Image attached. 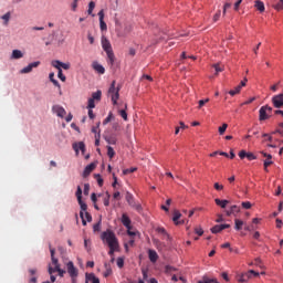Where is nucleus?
Instances as JSON below:
<instances>
[{"mask_svg": "<svg viewBox=\"0 0 283 283\" xmlns=\"http://www.w3.org/2000/svg\"><path fill=\"white\" fill-rule=\"evenodd\" d=\"M112 117H113V114L109 113L108 116L103 120V125H107L108 123H111Z\"/></svg>", "mask_w": 283, "mask_h": 283, "instance_id": "obj_51", "label": "nucleus"}, {"mask_svg": "<svg viewBox=\"0 0 283 283\" xmlns=\"http://www.w3.org/2000/svg\"><path fill=\"white\" fill-rule=\"evenodd\" d=\"M99 138H101V134L99 132L97 134H95V146H99Z\"/></svg>", "mask_w": 283, "mask_h": 283, "instance_id": "obj_58", "label": "nucleus"}, {"mask_svg": "<svg viewBox=\"0 0 283 283\" xmlns=\"http://www.w3.org/2000/svg\"><path fill=\"white\" fill-rule=\"evenodd\" d=\"M126 109H127V104H125V109H118V113L119 115L122 116V118L127 122V113H126Z\"/></svg>", "mask_w": 283, "mask_h": 283, "instance_id": "obj_28", "label": "nucleus"}, {"mask_svg": "<svg viewBox=\"0 0 283 283\" xmlns=\"http://www.w3.org/2000/svg\"><path fill=\"white\" fill-rule=\"evenodd\" d=\"M94 9H95V2L91 1L88 3L87 14L94 17V14H93Z\"/></svg>", "mask_w": 283, "mask_h": 283, "instance_id": "obj_27", "label": "nucleus"}, {"mask_svg": "<svg viewBox=\"0 0 283 283\" xmlns=\"http://www.w3.org/2000/svg\"><path fill=\"white\" fill-rule=\"evenodd\" d=\"M107 156L109 157V159H113L115 156V151L112 146H107Z\"/></svg>", "mask_w": 283, "mask_h": 283, "instance_id": "obj_35", "label": "nucleus"}, {"mask_svg": "<svg viewBox=\"0 0 283 283\" xmlns=\"http://www.w3.org/2000/svg\"><path fill=\"white\" fill-rule=\"evenodd\" d=\"M216 203H217V206L221 207L222 209H226V207L229 203V200L216 198Z\"/></svg>", "mask_w": 283, "mask_h": 283, "instance_id": "obj_24", "label": "nucleus"}, {"mask_svg": "<svg viewBox=\"0 0 283 283\" xmlns=\"http://www.w3.org/2000/svg\"><path fill=\"white\" fill-rule=\"evenodd\" d=\"M276 134L283 136V123L280 124L276 130L272 132V135H276Z\"/></svg>", "mask_w": 283, "mask_h": 283, "instance_id": "obj_36", "label": "nucleus"}, {"mask_svg": "<svg viewBox=\"0 0 283 283\" xmlns=\"http://www.w3.org/2000/svg\"><path fill=\"white\" fill-rule=\"evenodd\" d=\"M242 207H243L244 209H251L252 203H251L250 201H243V202H242Z\"/></svg>", "mask_w": 283, "mask_h": 283, "instance_id": "obj_52", "label": "nucleus"}, {"mask_svg": "<svg viewBox=\"0 0 283 283\" xmlns=\"http://www.w3.org/2000/svg\"><path fill=\"white\" fill-rule=\"evenodd\" d=\"M126 201L128 202V205L134 208L135 210L137 211H140L142 210V206L139 202H136L134 200V196L130 193V192H127L126 195Z\"/></svg>", "mask_w": 283, "mask_h": 283, "instance_id": "obj_8", "label": "nucleus"}, {"mask_svg": "<svg viewBox=\"0 0 283 283\" xmlns=\"http://www.w3.org/2000/svg\"><path fill=\"white\" fill-rule=\"evenodd\" d=\"M39 65H41V61L32 62L29 65L24 66L22 70H20V74H30L32 73V70L39 67Z\"/></svg>", "mask_w": 283, "mask_h": 283, "instance_id": "obj_9", "label": "nucleus"}, {"mask_svg": "<svg viewBox=\"0 0 283 283\" xmlns=\"http://www.w3.org/2000/svg\"><path fill=\"white\" fill-rule=\"evenodd\" d=\"M85 283H99V280L93 274V272L85 274Z\"/></svg>", "mask_w": 283, "mask_h": 283, "instance_id": "obj_16", "label": "nucleus"}, {"mask_svg": "<svg viewBox=\"0 0 283 283\" xmlns=\"http://www.w3.org/2000/svg\"><path fill=\"white\" fill-rule=\"evenodd\" d=\"M52 112H53V114H55L60 118H64V116L66 114V112L63 108V106H61L59 104L52 106Z\"/></svg>", "mask_w": 283, "mask_h": 283, "instance_id": "obj_10", "label": "nucleus"}, {"mask_svg": "<svg viewBox=\"0 0 283 283\" xmlns=\"http://www.w3.org/2000/svg\"><path fill=\"white\" fill-rule=\"evenodd\" d=\"M220 17H221V10H218L217 13H216L214 17H213V22H214V23L218 22L219 19H220Z\"/></svg>", "mask_w": 283, "mask_h": 283, "instance_id": "obj_50", "label": "nucleus"}, {"mask_svg": "<svg viewBox=\"0 0 283 283\" xmlns=\"http://www.w3.org/2000/svg\"><path fill=\"white\" fill-rule=\"evenodd\" d=\"M1 19L4 21V25H8V23L10 22V12L3 14Z\"/></svg>", "mask_w": 283, "mask_h": 283, "instance_id": "obj_38", "label": "nucleus"}, {"mask_svg": "<svg viewBox=\"0 0 283 283\" xmlns=\"http://www.w3.org/2000/svg\"><path fill=\"white\" fill-rule=\"evenodd\" d=\"M283 227V221L281 219H276V228L281 229Z\"/></svg>", "mask_w": 283, "mask_h": 283, "instance_id": "obj_63", "label": "nucleus"}, {"mask_svg": "<svg viewBox=\"0 0 283 283\" xmlns=\"http://www.w3.org/2000/svg\"><path fill=\"white\" fill-rule=\"evenodd\" d=\"M254 7H255L261 13H263V12L265 11V6H264L263 1H261V0H255Z\"/></svg>", "mask_w": 283, "mask_h": 283, "instance_id": "obj_25", "label": "nucleus"}, {"mask_svg": "<svg viewBox=\"0 0 283 283\" xmlns=\"http://www.w3.org/2000/svg\"><path fill=\"white\" fill-rule=\"evenodd\" d=\"M181 218V213L179 212V210H175L174 211V217H172V221L176 226H179V224H184L185 221H178L179 219Z\"/></svg>", "mask_w": 283, "mask_h": 283, "instance_id": "obj_18", "label": "nucleus"}, {"mask_svg": "<svg viewBox=\"0 0 283 283\" xmlns=\"http://www.w3.org/2000/svg\"><path fill=\"white\" fill-rule=\"evenodd\" d=\"M198 283H217V280L203 276L202 281H199Z\"/></svg>", "mask_w": 283, "mask_h": 283, "instance_id": "obj_33", "label": "nucleus"}, {"mask_svg": "<svg viewBox=\"0 0 283 283\" xmlns=\"http://www.w3.org/2000/svg\"><path fill=\"white\" fill-rule=\"evenodd\" d=\"M221 231H223L222 224L213 226L212 229H211V232L214 233V234L220 233Z\"/></svg>", "mask_w": 283, "mask_h": 283, "instance_id": "obj_31", "label": "nucleus"}, {"mask_svg": "<svg viewBox=\"0 0 283 283\" xmlns=\"http://www.w3.org/2000/svg\"><path fill=\"white\" fill-rule=\"evenodd\" d=\"M93 70L96 71L98 74H104L105 73V69L102 64L94 62L93 63Z\"/></svg>", "mask_w": 283, "mask_h": 283, "instance_id": "obj_20", "label": "nucleus"}, {"mask_svg": "<svg viewBox=\"0 0 283 283\" xmlns=\"http://www.w3.org/2000/svg\"><path fill=\"white\" fill-rule=\"evenodd\" d=\"M66 271H67L71 280H77L78 270L76 266H74L73 261H69V263H66Z\"/></svg>", "mask_w": 283, "mask_h": 283, "instance_id": "obj_7", "label": "nucleus"}, {"mask_svg": "<svg viewBox=\"0 0 283 283\" xmlns=\"http://www.w3.org/2000/svg\"><path fill=\"white\" fill-rule=\"evenodd\" d=\"M80 0H73V3L71 4V8H72V11L73 12H75L76 11V9H77V2H78Z\"/></svg>", "mask_w": 283, "mask_h": 283, "instance_id": "obj_55", "label": "nucleus"}, {"mask_svg": "<svg viewBox=\"0 0 283 283\" xmlns=\"http://www.w3.org/2000/svg\"><path fill=\"white\" fill-rule=\"evenodd\" d=\"M102 48H103V50L107 54V57H108L107 63H108V65L113 66L114 63H115V55H114V52L112 50V45H111L109 41L105 36L102 38Z\"/></svg>", "mask_w": 283, "mask_h": 283, "instance_id": "obj_2", "label": "nucleus"}, {"mask_svg": "<svg viewBox=\"0 0 283 283\" xmlns=\"http://www.w3.org/2000/svg\"><path fill=\"white\" fill-rule=\"evenodd\" d=\"M84 220H85V222H86V221H87V222H91V221H92V217H91L90 212H84Z\"/></svg>", "mask_w": 283, "mask_h": 283, "instance_id": "obj_54", "label": "nucleus"}, {"mask_svg": "<svg viewBox=\"0 0 283 283\" xmlns=\"http://www.w3.org/2000/svg\"><path fill=\"white\" fill-rule=\"evenodd\" d=\"M239 212H240V208H238V206H231L230 210H226V214L228 217Z\"/></svg>", "mask_w": 283, "mask_h": 283, "instance_id": "obj_23", "label": "nucleus"}, {"mask_svg": "<svg viewBox=\"0 0 283 283\" xmlns=\"http://www.w3.org/2000/svg\"><path fill=\"white\" fill-rule=\"evenodd\" d=\"M99 28H101L102 31H106L107 30V25L104 22V20H99Z\"/></svg>", "mask_w": 283, "mask_h": 283, "instance_id": "obj_49", "label": "nucleus"}, {"mask_svg": "<svg viewBox=\"0 0 283 283\" xmlns=\"http://www.w3.org/2000/svg\"><path fill=\"white\" fill-rule=\"evenodd\" d=\"M272 104L275 108H282L283 107V93L274 95L272 98Z\"/></svg>", "mask_w": 283, "mask_h": 283, "instance_id": "obj_11", "label": "nucleus"}, {"mask_svg": "<svg viewBox=\"0 0 283 283\" xmlns=\"http://www.w3.org/2000/svg\"><path fill=\"white\" fill-rule=\"evenodd\" d=\"M115 85L116 81H113L111 87L108 88V96L111 97L113 105L117 106V101L119 98V86L116 87Z\"/></svg>", "mask_w": 283, "mask_h": 283, "instance_id": "obj_3", "label": "nucleus"}, {"mask_svg": "<svg viewBox=\"0 0 283 283\" xmlns=\"http://www.w3.org/2000/svg\"><path fill=\"white\" fill-rule=\"evenodd\" d=\"M75 196H76V198H77V201H81V200H82V188H81V186H77Z\"/></svg>", "mask_w": 283, "mask_h": 283, "instance_id": "obj_37", "label": "nucleus"}, {"mask_svg": "<svg viewBox=\"0 0 283 283\" xmlns=\"http://www.w3.org/2000/svg\"><path fill=\"white\" fill-rule=\"evenodd\" d=\"M109 199H111V196H109L108 191H106V197L104 198V206L105 207L109 206Z\"/></svg>", "mask_w": 283, "mask_h": 283, "instance_id": "obj_45", "label": "nucleus"}, {"mask_svg": "<svg viewBox=\"0 0 283 283\" xmlns=\"http://www.w3.org/2000/svg\"><path fill=\"white\" fill-rule=\"evenodd\" d=\"M245 158L249 159L250 161H252V160L256 159V156L253 153L248 151Z\"/></svg>", "mask_w": 283, "mask_h": 283, "instance_id": "obj_44", "label": "nucleus"}, {"mask_svg": "<svg viewBox=\"0 0 283 283\" xmlns=\"http://www.w3.org/2000/svg\"><path fill=\"white\" fill-rule=\"evenodd\" d=\"M50 252H51L52 263L55 265V271L59 272V275L61 277H63V274L65 272H64V270H61V265H59V259H56V256H54L55 250H54V248H52V245H50Z\"/></svg>", "mask_w": 283, "mask_h": 283, "instance_id": "obj_6", "label": "nucleus"}, {"mask_svg": "<svg viewBox=\"0 0 283 283\" xmlns=\"http://www.w3.org/2000/svg\"><path fill=\"white\" fill-rule=\"evenodd\" d=\"M108 248H109L108 254L111 256H113L115 252L119 251V244H117V245H108Z\"/></svg>", "mask_w": 283, "mask_h": 283, "instance_id": "obj_26", "label": "nucleus"}, {"mask_svg": "<svg viewBox=\"0 0 283 283\" xmlns=\"http://www.w3.org/2000/svg\"><path fill=\"white\" fill-rule=\"evenodd\" d=\"M93 231L94 232H99L101 231V221L98 223H94Z\"/></svg>", "mask_w": 283, "mask_h": 283, "instance_id": "obj_48", "label": "nucleus"}, {"mask_svg": "<svg viewBox=\"0 0 283 283\" xmlns=\"http://www.w3.org/2000/svg\"><path fill=\"white\" fill-rule=\"evenodd\" d=\"M240 92H241V85H238V86L234 87V90L229 91V94H230L231 96H235V95H238Z\"/></svg>", "mask_w": 283, "mask_h": 283, "instance_id": "obj_29", "label": "nucleus"}, {"mask_svg": "<svg viewBox=\"0 0 283 283\" xmlns=\"http://www.w3.org/2000/svg\"><path fill=\"white\" fill-rule=\"evenodd\" d=\"M90 192V184H84V195L87 196Z\"/></svg>", "mask_w": 283, "mask_h": 283, "instance_id": "obj_61", "label": "nucleus"}, {"mask_svg": "<svg viewBox=\"0 0 283 283\" xmlns=\"http://www.w3.org/2000/svg\"><path fill=\"white\" fill-rule=\"evenodd\" d=\"M273 108L269 105H264L260 108V122H264L266 119H269L272 115Z\"/></svg>", "mask_w": 283, "mask_h": 283, "instance_id": "obj_4", "label": "nucleus"}, {"mask_svg": "<svg viewBox=\"0 0 283 283\" xmlns=\"http://www.w3.org/2000/svg\"><path fill=\"white\" fill-rule=\"evenodd\" d=\"M87 40L90 41V44H94V38L90 32L87 34Z\"/></svg>", "mask_w": 283, "mask_h": 283, "instance_id": "obj_64", "label": "nucleus"}, {"mask_svg": "<svg viewBox=\"0 0 283 283\" xmlns=\"http://www.w3.org/2000/svg\"><path fill=\"white\" fill-rule=\"evenodd\" d=\"M207 103H209V98L200 99V101H199V108H201L202 106H205Z\"/></svg>", "mask_w": 283, "mask_h": 283, "instance_id": "obj_59", "label": "nucleus"}, {"mask_svg": "<svg viewBox=\"0 0 283 283\" xmlns=\"http://www.w3.org/2000/svg\"><path fill=\"white\" fill-rule=\"evenodd\" d=\"M274 9L276 11H282L283 10V0H280L276 4H274Z\"/></svg>", "mask_w": 283, "mask_h": 283, "instance_id": "obj_39", "label": "nucleus"}, {"mask_svg": "<svg viewBox=\"0 0 283 283\" xmlns=\"http://www.w3.org/2000/svg\"><path fill=\"white\" fill-rule=\"evenodd\" d=\"M72 147H73V150L76 153V155L78 154V150H81L82 154L84 155L85 153L84 142L73 143Z\"/></svg>", "mask_w": 283, "mask_h": 283, "instance_id": "obj_14", "label": "nucleus"}, {"mask_svg": "<svg viewBox=\"0 0 283 283\" xmlns=\"http://www.w3.org/2000/svg\"><path fill=\"white\" fill-rule=\"evenodd\" d=\"M95 178L97 179L98 186L102 187L103 184H104V180H103V178L101 177V175H99V174H96V175H95Z\"/></svg>", "mask_w": 283, "mask_h": 283, "instance_id": "obj_46", "label": "nucleus"}, {"mask_svg": "<svg viewBox=\"0 0 283 283\" xmlns=\"http://www.w3.org/2000/svg\"><path fill=\"white\" fill-rule=\"evenodd\" d=\"M99 124H101V122H97V125L92 127V133L93 134L97 135L98 133H101Z\"/></svg>", "mask_w": 283, "mask_h": 283, "instance_id": "obj_41", "label": "nucleus"}, {"mask_svg": "<svg viewBox=\"0 0 283 283\" xmlns=\"http://www.w3.org/2000/svg\"><path fill=\"white\" fill-rule=\"evenodd\" d=\"M51 64H52V66H53L54 69H56L57 71H61V70H62V69H61V64H62L61 61H59V60H53V61L51 62Z\"/></svg>", "mask_w": 283, "mask_h": 283, "instance_id": "obj_30", "label": "nucleus"}, {"mask_svg": "<svg viewBox=\"0 0 283 283\" xmlns=\"http://www.w3.org/2000/svg\"><path fill=\"white\" fill-rule=\"evenodd\" d=\"M261 155H262L264 158H266V159L264 160V170L268 172V171H269L268 168H269L271 165H273L272 155H271V154H268V153H265V151H261Z\"/></svg>", "mask_w": 283, "mask_h": 283, "instance_id": "obj_12", "label": "nucleus"}, {"mask_svg": "<svg viewBox=\"0 0 283 283\" xmlns=\"http://www.w3.org/2000/svg\"><path fill=\"white\" fill-rule=\"evenodd\" d=\"M57 76H59V78H60L62 82H65V81H66V76L63 74L62 70H59Z\"/></svg>", "mask_w": 283, "mask_h": 283, "instance_id": "obj_47", "label": "nucleus"}, {"mask_svg": "<svg viewBox=\"0 0 283 283\" xmlns=\"http://www.w3.org/2000/svg\"><path fill=\"white\" fill-rule=\"evenodd\" d=\"M213 69L216 70V74L218 75L219 73L223 72V65L220 63L213 64Z\"/></svg>", "mask_w": 283, "mask_h": 283, "instance_id": "obj_32", "label": "nucleus"}, {"mask_svg": "<svg viewBox=\"0 0 283 283\" xmlns=\"http://www.w3.org/2000/svg\"><path fill=\"white\" fill-rule=\"evenodd\" d=\"M234 222H235V230L240 231L244 223L241 221V219H235Z\"/></svg>", "mask_w": 283, "mask_h": 283, "instance_id": "obj_34", "label": "nucleus"}, {"mask_svg": "<svg viewBox=\"0 0 283 283\" xmlns=\"http://www.w3.org/2000/svg\"><path fill=\"white\" fill-rule=\"evenodd\" d=\"M148 256H149V260L151 263H156L158 260V254H157L156 250H149Z\"/></svg>", "mask_w": 283, "mask_h": 283, "instance_id": "obj_22", "label": "nucleus"}, {"mask_svg": "<svg viewBox=\"0 0 283 283\" xmlns=\"http://www.w3.org/2000/svg\"><path fill=\"white\" fill-rule=\"evenodd\" d=\"M178 280H180L182 283L186 282V280L182 277V276H177V274H174L172 277H171V281L172 282H178Z\"/></svg>", "mask_w": 283, "mask_h": 283, "instance_id": "obj_43", "label": "nucleus"}, {"mask_svg": "<svg viewBox=\"0 0 283 283\" xmlns=\"http://www.w3.org/2000/svg\"><path fill=\"white\" fill-rule=\"evenodd\" d=\"M101 240L103 241L104 244H107L108 247H115L118 243L117 237L112 232V230H105L101 234Z\"/></svg>", "mask_w": 283, "mask_h": 283, "instance_id": "obj_1", "label": "nucleus"}, {"mask_svg": "<svg viewBox=\"0 0 283 283\" xmlns=\"http://www.w3.org/2000/svg\"><path fill=\"white\" fill-rule=\"evenodd\" d=\"M227 128L228 124L223 123V125L219 127V134L222 136L226 133Z\"/></svg>", "mask_w": 283, "mask_h": 283, "instance_id": "obj_40", "label": "nucleus"}, {"mask_svg": "<svg viewBox=\"0 0 283 283\" xmlns=\"http://www.w3.org/2000/svg\"><path fill=\"white\" fill-rule=\"evenodd\" d=\"M117 266L122 269L124 266V260L123 259H117Z\"/></svg>", "mask_w": 283, "mask_h": 283, "instance_id": "obj_62", "label": "nucleus"}, {"mask_svg": "<svg viewBox=\"0 0 283 283\" xmlns=\"http://www.w3.org/2000/svg\"><path fill=\"white\" fill-rule=\"evenodd\" d=\"M77 202H78V205H80V207H81L80 217H81V219H82L83 226L85 227V226H86V221H85V219H84V213H85L86 210H87V206H86V203H85L82 199L77 200Z\"/></svg>", "mask_w": 283, "mask_h": 283, "instance_id": "obj_13", "label": "nucleus"}, {"mask_svg": "<svg viewBox=\"0 0 283 283\" xmlns=\"http://www.w3.org/2000/svg\"><path fill=\"white\" fill-rule=\"evenodd\" d=\"M247 155H248V151H245L244 149L240 150V153H239V157H240L241 159L247 158Z\"/></svg>", "mask_w": 283, "mask_h": 283, "instance_id": "obj_56", "label": "nucleus"}, {"mask_svg": "<svg viewBox=\"0 0 283 283\" xmlns=\"http://www.w3.org/2000/svg\"><path fill=\"white\" fill-rule=\"evenodd\" d=\"M12 60H21L23 59V52L21 50H13L12 51V55H11Z\"/></svg>", "mask_w": 283, "mask_h": 283, "instance_id": "obj_21", "label": "nucleus"}, {"mask_svg": "<svg viewBox=\"0 0 283 283\" xmlns=\"http://www.w3.org/2000/svg\"><path fill=\"white\" fill-rule=\"evenodd\" d=\"M96 168V163L88 164L83 171V177L86 178Z\"/></svg>", "mask_w": 283, "mask_h": 283, "instance_id": "obj_17", "label": "nucleus"}, {"mask_svg": "<svg viewBox=\"0 0 283 283\" xmlns=\"http://www.w3.org/2000/svg\"><path fill=\"white\" fill-rule=\"evenodd\" d=\"M112 274V268H106L104 272V277H108Z\"/></svg>", "mask_w": 283, "mask_h": 283, "instance_id": "obj_60", "label": "nucleus"}, {"mask_svg": "<svg viewBox=\"0 0 283 283\" xmlns=\"http://www.w3.org/2000/svg\"><path fill=\"white\" fill-rule=\"evenodd\" d=\"M157 232L159 234L167 237V239H169V234L166 232L165 228H157Z\"/></svg>", "mask_w": 283, "mask_h": 283, "instance_id": "obj_42", "label": "nucleus"}, {"mask_svg": "<svg viewBox=\"0 0 283 283\" xmlns=\"http://www.w3.org/2000/svg\"><path fill=\"white\" fill-rule=\"evenodd\" d=\"M214 189L217 191H222L223 190V185L219 184V182H214Z\"/></svg>", "mask_w": 283, "mask_h": 283, "instance_id": "obj_53", "label": "nucleus"}, {"mask_svg": "<svg viewBox=\"0 0 283 283\" xmlns=\"http://www.w3.org/2000/svg\"><path fill=\"white\" fill-rule=\"evenodd\" d=\"M250 272H243V274H238L237 280L239 283H248L250 281Z\"/></svg>", "mask_w": 283, "mask_h": 283, "instance_id": "obj_15", "label": "nucleus"}, {"mask_svg": "<svg viewBox=\"0 0 283 283\" xmlns=\"http://www.w3.org/2000/svg\"><path fill=\"white\" fill-rule=\"evenodd\" d=\"M106 142H107L108 145H115L116 144V139L114 137L106 138Z\"/></svg>", "mask_w": 283, "mask_h": 283, "instance_id": "obj_57", "label": "nucleus"}, {"mask_svg": "<svg viewBox=\"0 0 283 283\" xmlns=\"http://www.w3.org/2000/svg\"><path fill=\"white\" fill-rule=\"evenodd\" d=\"M122 223L125 228H127V230H130L132 229V221L129 219V217H127V214H123L122 216Z\"/></svg>", "mask_w": 283, "mask_h": 283, "instance_id": "obj_19", "label": "nucleus"}, {"mask_svg": "<svg viewBox=\"0 0 283 283\" xmlns=\"http://www.w3.org/2000/svg\"><path fill=\"white\" fill-rule=\"evenodd\" d=\"M102 98V91L97 90L96 92L92 93V97L88 98L87 102V109H93L95 108V101L99 102Z\"/></svg>", "mask_w": 283, "mask_h": 283, "instance_id": "obj_5", "label": "nucleus"}]
</instances>
